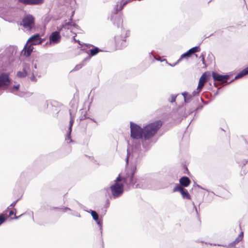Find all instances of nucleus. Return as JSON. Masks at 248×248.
I'll list each match as a JSON object with an SVG mask.
<instances>
[{
	"mask_svg": "<svg viewBox=\"0 0 248 248\" xmlns=\"http://www.w3.org/2000/svg\"><path fill=\"white\" fill-rule=\"evenodd\" d=\"M97 223L99 225V226L100 227V228L102 227V222L98 220V219L97 220V221H96Z\"/></svg>",
	"mask_w": 248,
	"mask_h": 248,
	"instance_id": "c756f323",
	"label": "nucleus"
},
{
	"mask_svg": "<svg viewBox=\"0 0 248 248\" xmlns=\"http://www.w3.org/2000/svg\"><path fill=\"white\" fill-rule=\"evenodd\" d=\"M5 220V218L3 216H0V225L2 224Z\"/></svg>",
	"mask_w": 248,
	"mask_h": 248,
	"instance_id": "cd10ccee",
	"label": "nucleus"
},
{
	"mask_svg": "<svg viewBox=\"0 0 248 248\" xmlns=\"http://www.w3.org/2000/svg\"><path fill=\"white\" fill-rule=\"evenodd\" d=\"M243 237V232H241L239 236L236 238V239L232 243L228 245L229 248H231L234 246L236 244L241 241Z\"/></svg>",
	"mask_w": 248,
	"mask_h": 248,
	"instance_id": "4468645a",
	"label": "nucleus"
},
{
	"mask_svg": "<svg viewBox=\"0 0 248 248\" xmlns=\"http://www.w3.org/2000/svg\"><path fill=\"white\" fill-rule=\"evenodd\" d=\"M182 95L184 96L185 101L186 102H188L192 98V96H194L192 94V95L191 94H189L187 93H182Z\"/></svg>",
	"mask_w": 248,
	"mask_h": 248,
	"instance_id": "6ab92c4d",
	"label": "nucleus"
},
{
	"mask_svg": "<svg viewBox=\"0 0 248 248\" xmlns=\"http://www.w3.org/2000/svg\"><path fill=\"white\" fill-rule=\"evenodd\" d=\"M19 1L25 4H38L42 3L43 0H19Z\"/></svg>",
	"mask_w": 248,
	"mask_h": 248,
	"instance_id": "f8f14e48",
	"label": "nucleus"
},
{
	"mask_svg": "<svg viewBox=\"0 0 248 248\" xmlns=\"http://www.w3.org/2000/svg\"><path fill=\"white\" fill-rule=\"evenodd\" d=\"M126 2H124L123 3H121L119 7L118 6V5H117L116 7V11L117 12L118 11L121 10L124 6L126 4Z\"/></svg>",
	"mask_w": 248,
	"mask_h": 248,
	"instance_id": "393cba45",
	"label": "nucleus"
},
{
	"mask_svg": "<svg viewBox=\"0 0 248 248\" xmlns=\"http://www.w3.org/2000/svg\"><path fill=\"white\" fill-rule=\"evenodd\" d=\"M17 17V14L16 12L12 11H8L4 15L3 18L5 20L13 22Z\"/></svg>",
	"mask_w": 248,
	"mask_h": 248,
	"instance_id": "423d86ee",
	"label": "nucleus"
},
{
	"mask_svg": "<svg viewBox=\"0 0 248 248\" xmlns=\"http://www.w3.org/2000/svg\"><path fill=\"white\" fill-rule=\"evenodd\" d=\"M212 76L214 80L222 82H226L229 78V76L227 75L222 76L215 72L212 73Z\"/></svg>",
	"mask_w": 248,
	"mask_h": 248,
	"instance_id": "9d476101",
	"label": "nucleus"
},
{
	"mask_svg": "<svg viewBox=\"0 0 248 248\" xmlns=\"http://www.w3.org/2000/svg\"><path fill=\"white\" fill-rule=\"evenodd\" d=\"M162 124L160 121H157L148 124L141 128L139 125L131 122V137L135 139L148 140L155 135Z\"/></svg>",
	"mask_w": 248,
	"mask_h": 248,
	"instance_id": "f257e3e1",
	"label": "nucleus"
},
{
	"mask_svg": "<svg viewBox=\"0 0 248 248\" xmlns=\"http://www.w3.org/2000/svg\"><path fill=\"white\" fill-rule=\"evenodd\" d=\"M34 68H35V69H36V68H37V65H36V64H35L34 65Z\"/></svg>",
	"mask_w": 248,
	"mask_h": 248,
	"instance_id": "f704fd0d",
	"label": "nucleus"
},
{
	"mask_svg": "<svg viewBox=\"0 0 248 248\" xmlns=\"http://www.w3.org/2000/svg\"><path fill=\"white\" fill-rule=\"evenodd\" d=\"M74 120L73 117L71 116L70 123H69V133H68V135L67 136L66 140H69V139L70 140L71 139L70 134H71V132L72 131V127L73 126V123H74Z\"/></svg>",
	"mask_w": 248,
	"mask_h": 248,
	"instance_id": "dca6fc26",
	"label": "nucleus"
},
{
	"mask_svg": "<svg viewBox=\"0 0 248 248\" xmlns=\"http://www.w3.org/2000/svg\"><path fill=\"white\" fill-rule=\"evenodd\" d=\"M184 189L180 186H177L173 189V191H179L181 193L182 191Z\"/></svg>",
	"mask_w": 248,
	"mask_h": 248,
	"instance_id": "a878e982",
	"label": "nucleus"
},
{
	"mask_svg": "<svg viewBox=\"0 0 248 248\" xmlns=\"http://www.w3.org/2000/svg\"><path fill=\"white\" fill-rule=\"evenodd\" d=\"M202 62H203V63H204V58H202Z\"/></svg>",
	"mask_w": 248,
	"mask_h": 248,
	"instance_id": "c9c22d12",
	"label": "nucleus"
},
{
	"mask_svg": "<svg viewBox=\"0 0 248 248\" xmlns=\"http://www.w3.org/2000/svg\"><path fill=\"white\" fill-rule=\"evenodd\" d=\"M16 202H14L13 203H12L11 205H10V206H14L16 205Z\"/></svg>",
	"mask_w": 248,
	"mask_h": 248,
	"instance_id": "2f4dec72",
	"label": "nucleus"
},
{
	"mask_svg": "<svg viewBox=\"0 0 248 248\" xmlns=\"http://www.w3.org/2000/svg\"><path fill=\"white\" fill-rule=\"evenodd\" d=\"M135 155V153L133 152L132 153V154L131 155V153H130V148H128L127 149V158H126V162H128V159H129L130 157H131V156L132 157H133Z\"/></svg>",
	"mask_w": 248,
	"mask_h": 248,
	"instance_id": "5701e85b",
	"label": "nucleus"
},
{
	"mask_svg": "<svg viewBox=\"0 0 248 248\" xmlns=\"http://www.w3.org/2000/svg\"><path fill=\"white\" fill-rule=\"evenodd\" d=\"M15 212L13 211H10V212H9V215L10 216H11V215H15Z\"/></svg>",
	"mask_w": 248,
	"mask_h": 248,
	"instance_id": "7c9ffc66",
	"label": "nucleus"
},
{
	"mask_svg": "<svg viewBox=\"0 0 248 248\" xmlns=\"http://www.w3.org/2000/svg\"><path fill=\"white\" fill-rule=\"evenodd\" d=\"M206 75L205 73H204L202 75L199 79V84L196 90L197 91H194L193 92V94L194 96L198 94L201 92L205 83L206 82Z\"/></svg>",
	"mask_w": 248,
	"mask_h": 248,
	"instance_id": "20e7f679",
	"label": "nucleus"
},
{
	"mask_svg": "<svg viewBox=\"0 0 248 248\" xmlns=\"http://www.w3.org/2000/svg\"><path fill=\"white\" fill-rule=\"evenodd\" d=\"M33 73L34 71L33 70H31L30 65L26 64L24 67L23 71L18 72L17 73V75L18 77L22 78L25 77L26 75L29 74L30 73H31L33 74Z\"/></svg>",
	"mask_w": 248,
	"mask_h": 248,
	"instance_id": "0eeeda50",
	"label": "nucleus"
},
{
	"mask_svg": "<svg viewBox=\"0 0 248 248\" xmlns=\"http://www.w3.org/2000/svg\"><path fill=\"white\" fill-rule=\"evenodd\" d=\"M175 99H176V96L175 95H172L171 96V100H170V102H174L175 101Z\"/></svg>",
	"mask_w": 248,
	"mask_h": 248,
	"instance_id": "c85d7f7f",
	"label": "nucleus"
},
{
	"mask_svg": "<svg viewBox=\"0 0 248 248\" xmlns=\"http://www.w3.org/2000/svg\"><path fill=\"white\" fill-rule=\"evenodd\" d=\"M91 215L93 219L95 221H97L98 219V216L97 213L94 211H91Z\"/></svg>",
	"mask_w": 248,
	"mask_h": 248,
	"instance_id": "b1692460",
	"label": "nucleus"
},
{
	"mask_svg": "<svg viewBox=\"0 0 248 248\" xmlns=\"http://www.w3.org/2000/svg\"><path fill=\"white\" fill-rule=\"evenodd\" d=\"M34 19L31 15H26L22 19V25L29 30H31L34 26Z\"/></svg>",
	"mask_w": 248,
	"mask_h": 248,
	"instance_id": "7ed1b4c3",
	"label": "nucleus"
},
{
	"mask_svg": "<svg viewBox=\"0 0 248 248\" xmlns=\"http://www.w3.org/2000/svg\"><path fill=\"white\" fill-rule=\"evenodd\" d=\"M99 51L98 48L95 47L94 49L90 50L91 55L93 56L95 55Z\"/></svg>",
	"mask_w": 248,
	"mask_h": 248,
	"instance_id": "4be33fe9",
	"label": "nucleus"
},
{
	"mask_svg": "<svg viewBox=\"0 0 248 248\" xmlns=\"http://www.w3.org/2000/svg\"><path fill=\"white\" fill-rule=\"evenodd\" d=\"M32 46L33 45L31 44L29 45V43H27L26 46H25L23 51H24V54L26 56H29L32 52V50L33 49V47Z\"/></svg>",
	"mask_w": 248,
	"mask_h": 248,
	"instance_id": "9b49d317",
	"label": "nucleus"
},
{
	"mask_svg": "<svg viewBox=\"0 0 248 248\" xmlns=\"http://www.w3.org/2000/svg\"><path fill=\"white\" fill-rule=\"evenodd\" d=\"M248 74V67L246 68L245 69L242 70L240 73H239L235 78V79L239 78L245 75Z\"/></svg>",
	"mask_w": 248,
	"mask_h": 248,
	"instance_id": "a211bd4d",
	"label": "nucleus"
},
{
	"mask_svg": "<svg viewBox=\"0 0 248 248\" xmlns=\"http://www.w3.org/2000/svg\"><path fill=\"white\" fill-rule=\"evenodd\" d=\"M74 40L76 42H78L79 43V45H81V44L80 43V42L79 41H77L75 38H74Z\"/></svg>",
	"mask_w": 248,
	"mask_h": 248,
	"instance_id": "72a5a7b5",
	"label": "nucleus"
},
{
	"mask_svg": "<svg viewBox=\"0 0 248 248\" xmlns=\"http://www.w3.org/2000/svg\"><path fill=\"white\" fill-rule=\"evenodd\" d=\"M60 31L59 30V31H54L51 33L49 37V40L51 43L56 44L60 42L61 39Z\"/></svg>",
	"mask_w": 248,
	"mask_h": 248,
	"instance_id": "6e6552de",
	"label": "nucleus"
},
{
	"mask_svg": "<svg viewBox=\"0 0 248 248\" xmlns=\"http://www.w3.org/2000/svg\"><path fill=\"white\" fill-rule=\"evenodd\" d=\"M83 64L82 63H80V64H78L74 68V70H78L79 69H80L83 66Z\"/></svg>",
	"mask_w": 248,
	"mask_h": 248,
	"instance_id": "bb28decb",
	"label": "nucleus"
},
{
	"mask_svg": "<svg viewBox=\"0 0 248 248\" xmlns=\"http://www.w3.org/2000/svg\"><path fill=\"white\" fill-rule=\"evenodd\" d=\"M191 55V53H190V52H189V50L187 51L186 53H184L183 54H182L181 56V57L180 58V59L177 61V62L174 64V65H171V64H170L171 66H174L176 64L178 63L182 59L184 58H187V57H190V56Z\"/></svg>",
	"mask_w": 248,
	"mask_h": 248,
	"instance_id": "2eb2a0df",
	"label": "nucleus"
},
{
	"mask_svg": "<svg viewBox=\"0 0 248 248\" xmlns=\"http://www.w3.org/2000/svg\"><path fill=\"white\" fill-rule=\"evenodd\" d=\"M181 194L184 199H190V196L186 189L184 188Z\"/></svg>",
	"mask_w": 248,
	"mask_h": 248,
	"instance_id": "f3484780",
	"label": "nucleus"
},
{
	"mask_svg": "<svg viewBox=\"0 0 248 248\" xmlns=\"http://www.w3.org/2000/svg\"><path fill=\"white\" fill-rule=\"evenodd\" d=\"M19 86H20L19 84H17V85L14 86L13 87H8L7 89H9V90L10 92L14 93L15 91H17L18 90Z\"/></svg>",
	"mask_w": 248,
	"mask_h": 248,
	"instance_id": "aec40b11",
	"label": "nucleus"
},
{
	"mask_svg": "<svg viewBox=\"0 0 248 248\" xmlns=\"http://www.w3.org/2000/svg\"><path fill=\"white\" fill-rule=\"evenodd\" d=\"M78 26L77 25L72 22H68L63 24L61 28L60 29V31L64 29L65 30H70L71 32H74L75 30L78 29Z\"/></svg>",
	"mask_w": 248,
	"mask_h": 248,
	"instance_id": "39448f33",
	"label": "nucleus"
},
{
	"mask_svg": "<svg viewBox=\"0 0 248 248\" xmlns=\"http://www.w3.org/2000/svg\"><path fill=\"white\" fill-rule=\"evenodd\" d=\"M42 42V40L40 37L39 34H35L33 36H31L28 40V43H31L32 45H36L40 44H41Z\"/></svg>",
	"mask_w": 248,
	"mask_h": 248,
	"instance_id": "1a4fd4ad",
	"label": "nucleus"
},
{
	"mask_svg": "<svg viewBox=\"0 0 248 248\" xmlns=\"http://www.w3.org/2000/svg\"><path fill=\"white\" fill-rule=\"evenodd\" d=\"M34 78V77H33L32 78H31V80H33Z\"/></svg>",
	"mask_w": 248,
	"mask_h": 248,
	"instance_id": "e433bc0d",
	"label": "nucleus"
},
{
	"mask_svg": "<svg viewBox=\"0 0 248 248\" xmlns=\"http://www.w3.org/2000/svg\"><path fill=\"white\" fill-rule=\"evenodd\" d=\"M135 187L138 188V187H140V186H139V184H137L135 186Z\"/></svg>",
	"mask_w": 248,
	"mask_h": 248,
	"instance_id": "473e14b6",
	"label": "nucleus"
},
{
	"mask_svg": "<svg viewBox=\"0 0 248 248\" xmlns=\"http://www.w3.org/2000/svg\"><path fill=\"white\" fill-rule=\"evenodd\" d=\"M181 186L187 187L190 183L189 179L187 177H183L179 180Z\"/></svg>",
	"mask_w": 248,
	"mask_h": 248,
	"instance_id": "ddd939ff",
	"label": "nucleus"
},
{
	"mask_svg": "<svg viewBox=\"0 0 248 248\" xmlns=\"http://www.w3.org/2000/svg\"><path fill=\"white\" fill-rule=\"evenodd\" d=\"M136 171V167L132 166L126 170L125 176L121 178L119 176L114 181L113 185L110 186V189L113 196L114 198L121 196L124 191V183H126L134 185L136 181L134 178V175Z\"/></svg>",
	"mask_w": 248,
	"mask_h": 248,
	"instance_id": "f03ea898",
	"label": "nucleus"
},
{
	"mask_svg": "<svg viewBox=\"0 0 248 248\" xmlns=\"http://www.w3.org/2000/svg\"><path fill=\"white\" fill-rule=\"evenodd\" d=\"M200 51V48L198 46L194 47L189 50V52L191 53V54L194 53L196 52H199Z\"/></svg>",
	"mask_w": 248,
	"mask_h": 248,
	"instance_id": "412c9836",
	"label": "nucleus"
}]
</instances>
